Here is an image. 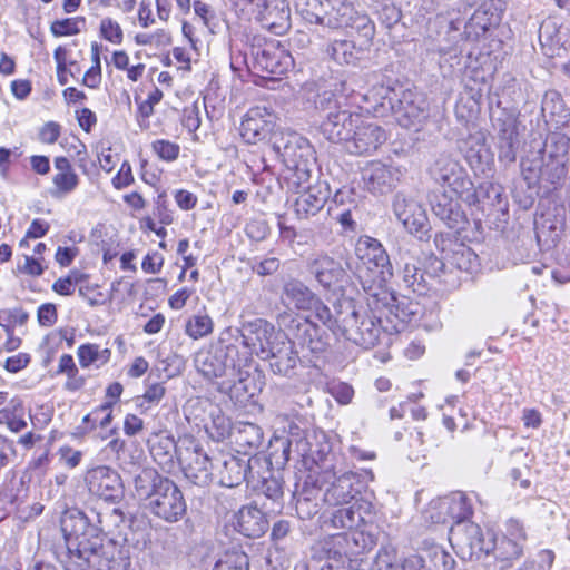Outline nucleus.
I'll use <instances>...</instances> for the list:
<instances>
[{
  "label": "nucleus",
  "mask_w": 570,
  "mask_h": 570,
  "mask_svg": "<svg viewBox=\"0 0 570 570\" xmlns=\"http://www.w3.org/2000/svg\"><path fill=\"white\" fill-rule=\"evenodd\" d=\"M130 519L119 508H92L90 514L71 508L60 519L67 553L65 570H129L130 550L122 541L106 539L102 533H121Z\"/></svg>",
  "instance_id": "1"
},
{
  "label": "nucleus",
  "mask_w": 570,
  "mask_h": 570,
  "mask_svg": "<svg viewBox=\"0 0 570 570\" xmlns=\"http://www.w3.org/2000/svg\"><path fill=\"white\" fill-rule=\"evenodd\" d=\"M372 295L366 304L351 298L340 305L338 321L343 323L341 335L363 348L377 345L383 335L400 333L420 313V305L406 296H395V301L371 306Z\"/></svg>",
  "instance_id": "2"
},
{
  "label": "nucleus",
  "mask_w": 570,
  "mask_h": 570,
  "mask_svg": "<svg viewBox=\"0 0 570 570\" xmlns=\"http://www.w3.org/2000/svg\"><path fill=\"white\" fill-rule=\"evenodd\" d=\"M355 276L366 295H372L371 306L395 301V294L386 287L393 277V266L383 245L365 236L357 242Z\"/></svg>",
  "instance_id": "3"
},
{
  "label": "nucleus",
  "mask_w": 570,
  "mask_h": 570,
  "mask_svg": "<svg viewBox=\"0 0 570 570\" xmlns=\"http://www.w3.org/2000/svg\"><path fill=\"white\" fill-rule=\"evenodd\" d=\"M272 149L291 173L289 184L296 188L309 181L315 167V150L309 141L294 131L276 134Z\"/></svg>",
  "instance_id": "4"
},
{
  "label": "nucleus",
  "mask_w": 570,
  "mask_h": 570,
  "mask_svg": "<svg viewBox=\"0 0 570 570\" xmlns=\"http://www.w3.org/2000/svg\"><path fill=\"white\" fill-rule=\"evenodd\" d=\"M272 149L291 173L289 184L296 188L309 181L315 167V150L309 141L294 131L276 134Z\"/></svg>",
  "instance_id": "5"
},
{
  "label": "nucleus",
  "mask_w": 570,
  "mask_h": 570,
  "mask_svg": "<svg viewBox=\"0 0 570 570\" xmlns=\"http://www.w3.org/2000/svg\"><path fill=\"white\" fill-rule=\"evenodd\" d=\"M247 362L248 356H242L236 345H225L223 342L207 350L199 351L195 356L197 371L209 381H233L239 375L237 367L245 366Z\"/></svg>",
  "instance_id": "6"
},
{
  "label": "nucleus",
  "mask_w": 570,
  "mask_h": 570,
  "mask_svg": "<svg viewBox=\"0 0 570 570\" xmlns=\"http://www.w3.org/2000/svg\"><path fill=\"white\" fill-rule=\"evenodd\" d=\"M320 106L322 109L328 110L321 124L323 136L332 142H343L346 147L353 130L357 128L361 115L343 109L332 92L322 95Z\"/></svg>",
  "instance_id": "7"
},
{
  "label": "nucleus",
  "mask_w": 570,
  "mask_h": 570,
  "mask_svg": "<svg viewBox=\"0 0 570 570\" xmlns=\"http://www.w3.org/2000/svg\"><path fill=\"white\" fill-rule=\"evenodd\" d=\"M277 322L285 331V338H291L294 344L313 354H323L330 347V335L307 317L283 313Z\"/></svg>",
  "instance_id": "8"
},
{
  "label": "nucleus",
  "mask_w": 570,
  "mask_h": 570,
  "mask_svg": "<svg viewBox=\"0 0 570 570\" xmlns=\"http://www.w3.org/2000/svg\"><path fill=\"white\" fill-rule=\"evenodd\" d=\"M491 533L483 532L474 522L459 523L450 527L449 540L458 557L464 561H478L482 557L489 558L488 543Z\"/></svg>",
  "instance_id": "9"
},
{
  "label": "nucleus",
  "mask_w": 570,
  "mask_h": 570,
  "mask_svg": "<svg viewBox=\"0 0 570 570\" xmlns=\"http://www.w3.org/2000/svg\"><path fill=\"white\" fill-rule=\"evenodd\" d=\"M495 131L499 160L512 164L517 159L520 147L519 120L515 110L498 109L492 115Z\"/></svg>",
  "instance_id": "10"
},
{
  "label": "nucleus",
  "mask_w": 570,
  "mask_h": 570,
  "mask_svg": "<svg viewBox=\"0 0 570 570\" xmlns=\"http://www.w3.org/2000/svg\"><path fill=\"white\" fill-rule=\"evenodd\" d=\"M320 484L318 490L323 487V501L332 507L345 505L354 502H360V479L353 472H345L336 476L334 472L325 471L317 480Z\"/></svg>",
  "instance_id": "11"
},
{
  "label": "nucleus",
  "mask_w": 570,
  "mask_h": 570,
  "mask_svg": "<svg viewBox=\"0 0 570 570\" xmlns=\"http://www.w3.org/2000/svg\"><path fill=\"white\" fill-rule=\"evenodd\" d=\"M146 507L166 522H177L186 513V501L180 489L169 479L154 493Z\"/></svg>",
  "instance_id": "12"
},
{
  "label": "nucleus",
  "mask_w": 570,
  "mask_h": 570,
  "mask_svg": "<svg viewBox=\"0 0 570 570\" xmlns=\"http://www.w3.org/2000/svg\"><path fill=\"white\" fill-rule=\"evenodd\" d=\"M276 115L264 106L250 108L242 124L240 135L248 144H257L267 140L273 147V140L276 134L283 132L276 130Z\"/></svg>",
  "instance_id": "13"
},
{
  "label": "nucleus",
  "mask_w": 570,
  "mask_h": 570,
  "mask_svg": "<svg viewBox=\"0 0 570 570\" xmlns=\"http://www.w3.org/2000/svg\"><path fill=\"white\" fill-rule=\"evenodd\" d=\"M432 179L442 186L448 187L454 195H463L472 190V181L463 167L448 154H441L430 168Z\"/></svg>",
  "instance_id": "14"
},
{
  "label": "nucleus",
  "mask_w": 570,
  "mask_h": 570,
  "mask_svg": "<svg viewBox=\"0 0 570 570\" xmlns=\"http://www.w3.org/2000/svg\"><path fill=\"white\" fill-rule=\"evenodd\" d=\"M85 483L89 493L105 502H118L124 497L120 475L107 465H98L87 470Z\"/></svg>",
  "instance_id": "15"
},
{
  "label": "nucleus",
  "mask_w": 570,
  "mask_h": 570,
  "mask_svg": "<svg viewBox=\"0 0 570 570\" xmlns=\"http://www.w3.org/2000/svg\"><path fill=\"white\" fill-rule=\"evenodd\" d=\"M252 56L257 70L275 76L285 75L294 66L289 51L276 40L253 46Z\"/></svg>",
  "instance_id": "16"
},
{
  "label": "nucleus",
  "mask_w": 570,
  "mask_h": 570,
  "mask_svg": "<svg viewBox=\"0 0 570 570\" xmlns=\"http://www.w3.org/2000/svg\"><path fill=\"white\" fill-rule=\"evenodd\" d=\"M259 465L258 458L236 456L232 454L222 455L216 459L218 482L222 487L234 488L242 482L254 483V468Z\"/></svg>",
  "instance_id": "17"
},
{
  "label": "nucleus",
  "mask_w": 570,
  "mask_h": 570,
  "mask_svg": "<svg viewBox=\"0 0 570 570\" xmlns=\"http://www.w3.org/2000/svg\"><path fill=\"white\" fill-rule=\"evenodd\" d=\"M508 532L509 537L495 538L491 535V541L488 543L489 557L492 556L499 563L500 570L509 568L512 561L522 556L523 544L527 539L523 528L517 521L510 522Z\"/></svg>",
  "instance_id": "18"
},
{
  "label": "nucleus",
  "mask_w": 570,
  "mask_h": 570,
  "mask_svg": "<svg viewBox=\"0 0 570 570\" xmlns=\"http://www.w3.org/2000/svg\"><path fill=\"white\" fill-rule=\"evenodd\" d=\"M234 331L240 336L242 344L249 348V352L245 354L248 357L253 352L261 357L263 350H268L279 338L286 337L285 333H276L274 325L263 318L244 321L240 327Z\"/></svg>",
  "instance_id": "19"
},
{
  "label": "nucleus",
  "mask_w": 570,
  "mask_h": 570,
  "mask_svg": "<svg viewBox=\"0 0 570 570\" xmlns=\"http://www.w3.org/2000/svg\"><path fill=\"white\" fill-rule=\"evenodd\" d=\"M393 212L404 228L423 239L429 232V219L423 206L413 197L397 193L393 199Z\"/></svg>",
  "instance_id": "20"
},
{
  "label": "nucleus",
  "mask_w": 570,
  "mask_h": 570,
  "mask_svg": "<svg viewBox=\"0 0 570 570\" xmlns=\"http://www.w3.org/2000/svg\"><path fill=\"white\" fill-rule=\"evenodd\" d=\"M462 196H456L444 189L443 191L433 193L430 198L433 214L456 233L464 230L469 224L468 217L459 203V198Z\"/></svg>",
  "instance_id": "21"
},
{
  "label": "nucleus",
  "mask_w": 570,
  "mask_h": 570,
  "mask_svg": "<svg viewBox=\"0 0 570 570\" xmlns=\"http://www.w3.org/2000/svg\"><path fill=\"white\" fill-rule=\"evenodd\" d=\"M178 459L183 464L184 475L190 483L203 488L212 483L215 464L199 445L187 448L185 453H179Z\"/></svg>",
  "instance_id": "22"
},
{
  "label": "nucleus",
  "mask_w": 570,
  "mask_h": 570,
  "mask_svg": "<svg viewBox=\"0 0 570 570\" xmlns=\"http://www.w3.org/2000/svg\"><path fill=\"white\" fill-rule=\"evenodd\" d=\"M262 360H268L269 370L273 374L283 377H293L301 363L298 352L295 350L291 338H279L268 350H263Z\"/></svg>",
  "instance_id": "23"
},
{
  "label": "nucleus",
  "mask_w": 570,
  "mask_h": 570,
  "mask_svg": "<svg viewBox=\"0 0 570 570\" xmlns=\"http://www.w3.org/2000/svg\"><path fill=\"white\" fill-rule=\"evenodd\" d=\"M256 3L262 27L275 35H284L291 28V9L286 0H248Z\"/></svg>",
  "instance_id": "24"
},
{
  "label": "nucleus",
  "mask_w": 570,
  "mask_h": 570,
  "mask_svg": "<svg viewBox=\"0 0 570 570\" xmlns=\"http://www.w3.org/2000/svg\"><path fill=\"white\" fill-rule=\"evenodd\" d=\"M386 139V132L381 126L366 121L361 116L345 149L354 155H368L377 150Z\"/></svg>",
  "instance_id": "25"
},
{
  "label": "nucleus",
  "mask_w": 570,
  "mask_h": 570,
  "mask_svg": "<svg viewBox=\"0 0 570 570\" xmlns=\"http://www.w3.org/2000/svg\"><path fill=\"white\" fill-rule=\"evenodd\" d=\"M298 190V188H296ZM301 189V187H299ZM303 191L296 198L294 209L298 218L307 219L320 213L331 196V189L326 181L318 180L306 188L302 185Z\"/></svg>",
  "instance_id": "26"
},
{
  "label": "nucleus",
  "mask_w": 570,
  "mask_h": 570,
  "mask_svg": "<svg viewBox=\"0 0 570 570\" xmlns=\"http://www.w3.org/2000/svg\"><path fill=\"white\" fill-rule=\"evenodd\" d=\"M306 269L324 288L333 287L345 276L342 264L327 254H316L308 257Z\"/></svg>",
  "instance_id": "27"
},
{
  "label": "nucleus",
  "mask_w": 570,
  "mask_h": 570,
  "mask_svg": "<svg viewBox=\"0 0 570 570\" xmlns=\"http://www.w3.org/2000/svg\"><path fill=\"white\" fill-rule=\"evenodd\" d=\"M362 178L367 190L384 194L392 189L399 180V171L382 163H371L362 171Z\"/></svg>",
  "instance_id": "28"
},
{
  "label": "nucleus",
  "mask_w": 570,
  "mask_h": 570,
  "mask_svg": "<svg viewBox=\"0 0 570 570\" xmlns=\"http://www.w3.org/2000/svg\"><path fill=\"white\" fill-rule=\"evenodd\" d=\"M370 47L361 41L357 45L351 39H335L328 43L326 53L340 65L356 66L367 57Z\"/></svg>",
  "instance_id": "29"
},
{
  "label": "nucleus",
  "mask_w": 570,
  "mask_h": 570,
  "mask_svg": "<svg viewBox=\"0 0 570 570\" xmlns=\"http://www.w3.org/2000/svg\"><path fill=\"white\" fill-rule=\"evenodd\" d=\"M235 518L236 530L247 538H261L269 527L265 513L254 504L242 507Z\"/></svg>",
  "instance_id": "30"
},
{
  "label": "nucleus",
  "mask_w": 570,
  "mask_h": 570,
  "mask_svg": "<svg viewBox=\"0 0 570 570\" xmlns=\"http://www.w3.org/2000/svg\"><path fill=\"white\" fill-rule=\"evenodd\" d=\"M372 541L363 532L356 529L348 530L334 534L325 542V546H330L334 551L340 552L345 558H353L364 552Z\"/></svg>",
  "instance_id": "31"
},
{
  "label": "nucleus",
  "mask_w": 570,
  "mask_h": 570,
  "mask_svg": "<svg viewBox=\"0 0 570 570\" xmlns=\"http://www.w3.org/2000/svg\"><path fill=\"white\" fill-rule=\"evenodd\" d=\"M460 149L472 169L484 171V167L491 160V154L481 131L470 134L466 139L462 140Z\"/></svg>",
  "instance_id": "32"
},
{
  "label": "nucleus",
  "mask_w": 570,
  "mask_h": 570,
  "mask_svg": "<svg viewBox=\"0 0 570 570\" xmlns=\"http://www.w3.org/2000/svg\"><path fill=\"white\" fill-rule=\"evenodd\" d=\"M322 24L331 29L347 28L354 4L346 0H325Z\"/></svg>",
  "instance_id": "33"
},
{
  "label": "nucleus",
  "mask_w": 570,
  "mask_h": 570,
  "mask_svg": "<svg viewBox=\"0 0 570 570\" xmlns=\"http://www.w3.org/2000/svg\"><path fill=\"white\" fill-rule=\"evenodd\" d=\"M234 442L240 449L244 450L245 454L256 451L263 443L264 434L262 429L254 423L240 422L232 432Z\"/></svg>",
  "instance_id": "34"
},
{
  "label": "nucleus",
  "mask_w": 570,
  "mask_h": 570,
  "mask_svg": "<svg viewBox=\"0 0 570 570\" xmlns=\"http://www.w3.org/2000/svg\"><path fill=\"white\" fill-rule=\"evenodd\" d=\"M416 558L425 570H453L455 566L453 557L439 544L424 548Z\"/></svg>",
  "instance_id": "35"
},
{
  "label": "nucleus",
  "mask_w": 570,
  "mask_h": 570,
  "mask_svg": "<svg viewBox=\"0 0 570 570\" xmlns=\"http://www.w3.org/2000/svg\"><path fill=\"white\" fill-rule=\"evenodd\" d=\"M167 479L153 468L142 469L134 478L135 493L139 499L147 500L148 502Z\"/></svg>",
  "instance_id": "36"
},
{
  "label": "nucleus",
  "mask_w": 570,
  "mask_h": 570,
  "mask_svg": "<svg viewBox=\"0 0 570 570\" xmlns=\"http://www.w3.org/2000/svg\"><path fill=\"white\" fill-rule=\"evenodd\" d=\"M344 301H351V297H341L334 304V314L331 309L316 296L315 302L308 309L313 311V314L317 321L325 325L333 334H341L343 330V323L338 321L340 305Z\"/></svg>",
  "instance_id": "37"
},
{
  "label": "nucleus",
  "mask_w": 570,
  "mask_h": 570,
  "mask_svg": "<svg viewBox=\"0 0 570 570\" xmlns=\"http://www.w3.org/2000/svg\"><path fill=\"white\" fill-rule=\"evenodd\" d=\"M283 294L297 309L302 311H307L316 297L302 281L296 278H291L284 283Z\"/></svg>",
  "instance_id": "38"
},
{
  "label": "nucleus",
  "mask_w": 570,
  "mask_h": 570,
  "mask_svg": "<svg viewBox=\"0 0 570 570\" xmlns=\"http://www.w3.org/2000/svg\"><path fill=\"white\" fill-rule=\"evenodd\" d=\"M330 521L336 529H357L364 521L360 502L340 505V508L332 513Z\"/></svg>",
  "instance_id": "39"
},
{
  "label": "nucleus",
  "mask_w": 570,
  "mask_h": 570,
  "mask_svg": "<svg viewBox=\"0 0 570 570\" xmlns=\"http://www.w3.org/2000/svg\"><path fill=\"white\" fill-rule=\"evenodd\" d=\"M243 367L244 366L237 367V373L239 375H237L235 380H227L218 383L219 391L229 393L230 397H235L240 402L246 401L254 395V392L252 391L254 390V386H252V389L249 386L252 383L249 382V374L247 371H244Z\"/></svg>",
  "instance_id": "40"
},
{
  "label": "nucleus",
  "mask_w": 570,
  "mask_h": 570,
  "mask_svg": "<svg viewBox=\"0 0 570 570\" xmlns=\"http://www.w3.org/2000/svg\"><path fill=\"white\" fill-rule=\"evenodd\" d=\"M445 498L449 508L451 527L458 525L459 523H470L469 518L473 513L470 499L461 492L452 493Z\"/></svg>",
  "instance_id": "41"
},
{
  "label": "nucleus",
  "mask_w": 570,
  "mask_h": 570,
  "mask_svg": "<svg viewBox=\"0 0 570 570\" xmlns=\"http://www.w3.org/2000/svg\"><path fill=\"white\" fill-rule=\"evenodd\" d=\"M26 412L20 399L10 400L6 407L0 410V424H6L10 431L20 432L27 426Z\"/></svg>",
  "instance_id": "42"
},
{
  "label": "nucleus",
  "mask_w": 570,
  "mask_h": 570,
  "mask_svg": "<svg viewBox=\"0 0 570 570\" xmlns=\"http://www.w3.org/2000/svg\"><path fill=\"white\" fill-rule=\"evenodd\" d=\"M77 356L80 366L83 368L91 365L100 367L109 362L111 351L109 348H101L98 344L87 343L78 347Z\"/></svg>",
  "instance_id": "43"
},
{
  "label": "nucleus",
  "mask_w": 570,
  "mask_h": 570,
  "mask_svg": "<svg viewBox=\"0 0 570 570\" xmlns=\"http://www.w3.org/2000/svg\"><path fill=\"white\" fill-rule=\"evenodd\" d=\"M315 492H317L315 488H304L302 492L295 494V508L299 519L309 520L318 513L320 505L316 495H314Z\"/></svg>",
  "instance_id": "44"
},
{
  "label": "nucleus",
  "mask_w": 570,
  "mask_h": 570,
  "mask_svg": "<svg viewBox=\"0 0 570 570\" xmlns=\"http://www.w3.org/2000/svg\"><path fill=\"white\" fill-rule=\"evenodd\" d=\"M294 7L307 23L322 24L325 0H294Z\"/></svg>",
  "instance_id": "45"
},
{
  "label": "nucleus",
  "mask_w": 570,
  "mask_h": 570,
  "mask_svg": "<svg viewBox=\"0 0 570 570\" xmlns=\"http://www.w3.org/2000/svg\"><path fill=\"white\" fill-rule=\"evenodd\" d=\"M483 14H485L483 10L476 9L471 16L470 20L465 24V32L468 33V37L473 35L475 38H479L480 36H483L491 27L498 24V13L495 10L490 13V18H487Z\"/></svg>",
  "instance_id": "46"
},
{
  "label": "nucleus",
  "mask_w": 570,
  "mask_h": 570,
  "mask_svg": "<svg viewBox=\"0 0 570 570\" xmlns=\"http://www.w3.org/2000/svg\"><path fill=\"white\" fill-rule=\"evenodd\" d=\"M570 138L562 132H551L544 144V151L549 159H569Z\"/></svg>",
  "instance_id": "47"
},
{
  "label": "nucleus",
  "mask_w": 570,
  "mask_h": 570,
  "mask_svg": "<svg viewBox=\"0 0 570 570\" xmlns=\"http://www.w3.org/2000/svg\"><path fill=\"white\" fill-rule=\"evenodd\" d=\"M569 159H549L544 158L543 164L540 167L541 180H546L552 185L559 184L566 178L568 173Z\"/></svg>",
  "instance_id": "48"
},
{
  "label": "nucleus",
  "mask_w": 570,
  "mask_h": 570,
  "mask_svg": "<svg viewBox=\"0 0 570 570\" xmlns=\"http://www.w3.org/2000/svg\"><path fill=\"white\" fill-rule=\"evenodd\" d=\"M174 453H176V444L174 439L169 436L159 438L150 446V454L163 468L173 463Z\"/></svg>",
  "instance_id": "49"
},
{
  "label": "nucleus",
  "mask_w": 570,
  "mask_h": 570,
  "mask_svg": "<svg viewBox=\"0 0 570 570\" xmlns=\"http://www.w3.org/2000/svg\"><path fill=\"white\" fill-rule=\"evenodd\" d=\"M347 28L354 29L360 35L362 38L361 42L371 46L375 35V26L367 14L354 8V13L348 21Z\"/></svg>",
  "instance_id": "50"
},
{
  "label": "nucleus",
  "mask_w": 570,
  "mask_h": 570,
  "mask_svg": "<svg viewBox=\"0 0 570 570\" xmlns=\"http://www.w3.org/2000/svg\"><path fill=\"white\" fill-rule=\"evenodd\" d=\"M327 559L321 570H361V562L356 558H345L340 552L334 551L330 546H325Z\"/></svg>",
  "instance_id": "51"
},
{
  "label": "nucleus",
  "mask_w": 570,
  "mask_h": 570,
  "mask_svg": "<svg viewBox=\"0 0 570 570\" xmlns=\"http://www.w3.org/2000/svg\"><path fill=\"white\" fill-rule=\"evenodd\" d=\"M402 273L405 286L411 288L414 293L422 295L428 291L424 273L415 263H405Z\"/></svg>",
  "instance_id": "52"
},
{
  "label": "nucleus",
  "mask_w": 570,
  "mask_h": 570,
  "mask_svg": "<svg viewBox=\"0 0 570 570\" xmlns=\"http://www.w3.org/2000/svg\"><path fill=\"white\" fill-rule=\"evenodd\" d=\"M213 326V321L207 314H197L186 322L185 332L189 337L198 340L210 334Z\"/></svg>",
  "instance_id": "53"
},
{
  "label": "nucleus",
  "mask_w": 570,
  "mask_h": 570,
  "mask_svg": "<svg viewBox=\"0 0 570 570\" xmlns=\"http://www.w3.org/2000/svg\"><path fill=\"white\" fill-rule=\"evenodd\" d=\"M269 474L268 476H261L256 478L253 484V487L262 494H264L267 499H271L272 501H277L283 495V488L281 481L273 476L269 471H267Z\"/></svg>",
  "instance_id": "54"
},
{
  "label": "nucleus",
  "mask_w": 570,
  "mask_h": 570,
  "mask_svg": "<svg viewBox=\"0 0 570 570\" xmlns=\"http://www.w3.org/2000/svg\"><path fill=\"white\" fill-rule=\"evenodd\" d=\"M426 518L435 524H451L446 498L433 500L426 510Z\"/></svg>",
  "instance_id": "55"
},
{
  "label": "nucleus",
  "mask_w": 570,
  "mask_h": 570,
  "mask_svg": "<svg viewBox=\"0 0 570 570\" xmlns=\"http://www.w3.org/2000/svg\"><path fill=\"white\" fill-rule=\"evenodd\" d=\"M397 556L393 547H382L375 557L372 570H397Z\"/></svg>",
  "instance_id": "56"
},
{
  "label": "nucleus",
  "mask_w": 570,
  "mask_h": 570,
  "mask_svg": "<svg viewBox=\"0 0 570 570\" xmlns=\"http://www.w3.org/2000/svg\"><path fill=\"white\" fill-rule=\"evenodd\" d=\"M79 23H85L83 17L56 20L51 23L50 31L55 37L78 35L80 32Z\"/></svg>",
  "instance_id": "57"
},
{
  "label": "nucleus",
  "mask_w": 570,
  "mask_h": 570,
  "mask_svg": "<svg viewBox=\"0 0 570 570\" xmlns=\"http://www.w3.org/2000/svg\"><path fill=\"white\" fill-rule=\"evenodd\" d=\"M399 112L409 120L404 126L420 124L426 117L425 110L407 100L406 96L399 101Z\"/></svg>",
  "instance_id": "58"
},
{
  "label": "nucleus",
  "mask_w": 570,
  "mask_h": 570,
  "mask_svg": "<svg viewBox=\"0 0 570 570\" xmlns=\"http://www.w3.org/2000/svg\"><path fill=\"white\" fill-rule=\"evenodd\" d=\"M248 559L245 553H227L216 562L213 570H247Z\"/></svg>",
  "instance_id": "59"
},
{
  "label": "nucleus",
  "mask_w": 570,
  "mask_h": 570,
  "mask_svg": "<svg viewBox=\"0 0 570 570\" xmlns=\"http://www.w3.org/2000/svg\"><path fill=\"white\" fill-rule=\"evenodd\" d=\"M153 151L163 160L174 161L178 158L180 147L176 142L165 139L155 140L151 145Z\"/></svg>",
  "instance_id": "60"
},
{
  "label": "nucleus",
  "mask_w": 570,
  "mask_h": 570,
  "mask_svg": "<svg viewBox=\"0 0 570 570\" xmlns=\"http://www.w3.org/2000/svg\"><path fill=\"white\" fill-rule=\"evenodd\" d=\"M100 33L106 40L112 43L119 45L122 42V29L118 22L114 21L110 18H105L101 20Z\"/></svg>",
  "instance_id": "61"
},
{
  "label": "nucleus",
  "mask_w": 570,
  "mask_h": 570,
  "mask_svg": "<svg viewBox=\"0 0 570 570\" xmlns=\"http://www.w3.org/2000/svg\"><path fill=\"white\" fill-rule=\"evenodd\" d=\"M554 554L550 550L540 551L535 558L527 560L518 570H547L553 563Z\"/></svg>",
  "instance_id": "62"
},
{
  "label": "nucleus",
  "mask_w": 570,
  "mask_h": 570,
  "mask_svg": "<svg viewBox=\"0 0 570 570\" xmlns=\"http://www.w3.org/2000/svg\"><path fill=\"white\" fill-rule=\"evenodd\" d=\"M53 184L62 194L71 193L78 185V176L75 170L57 173L53 176Z\"/></svg>",
  "instance_id": "63"
},
{
  "label": "nucleus",
  "mask_w": 570,
  "mask_h": 570,
  "mask_svg": "<svg viewBox=\"0 0 570 570\" xmlns=\"http://www.w3.org/2000/svg\"><path fill=\"white\" fill-rule=\"evenodd\" d=\"M166 389L163 383H151L147 385L145 393L137 397L139 406H144L145 402L150 404H158L165 396Z\"/></svg>",
  "instance_id": "64"
}]
</instances>
